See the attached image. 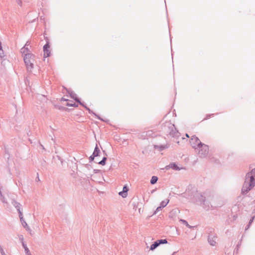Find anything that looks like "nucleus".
Returning a JSON list of instances; mask_svg holds the SVG:
<instances>
[{
  "label": "nucleus",
  "instance_id": "nucleus-1",
  "mask_svg": "<svg viewBox=\"0 0 255 255\" xmlns=\"http://www.w3.org/2000/svg\"><path fill=\"white\" fill-rule=\"evenodd\" d=\"M255 186V168L248 172L245 177V180L242 186L241 193L246 195Z\"/></svg>",
  "mask_w": 255,
  "mask_h": 255
},
{
  "label": "nucleus",
  "instance_id": "nucleus-2",
  "mask_svg": "<svg viewBox=\"0 0 255 255\" xmlns=\"http://www.w3.org/2000/svg\"><path fill=\"white\" fill-rule=\"evenodd\" d=\"M161 131L166 135H170L172 137H176L179 133L175 127L174 124L170 121L165 122L161 126Z\"/></svg>",
  "mask_w": 255,
  "mask_h": 255
},
{
  "label": "nucleus",
  "instance_id": "nucleus-3",
  "mask_svg": "<svg viewBox=\"0 0 255 255\" xmlns=\"http://www.w3.org/2000/svg\"><path fill=\"white\" fill-rule=\"evenodd\" d=\"M35 56L32 53H27L23 56L24 62L28 71H31L34 68L33 62L35 60Z\"/></svg>",
  "mask_w": 255,
  "mask_h": 255
},
{
  "label": "nucleus",
  "instance_id": "nucleus-4",
  "mask_svg": "<svg viewBox=\"0 0 255 255\" xmlns=\"http://www.w3.org/2000/svg\"><path fill=\"white\" fill-rule=\"evenodd\" d=\"M197 149H199L198 153L200 157H205L209 153L208 145L203 143H202Z\"/></svg>",
  "mask_w": 255,
  "mask_h": 255
},
{
  "label": "nucleus",
  "instance_id": "nucleus-5",
  "mask_svg": "<svg viewBox=\"0 0 255 255\" xmlns=\"http://www.w3.org/2000/svg\"><path fill=\"white\" fill-rule=\"evenodd\" d=\"M190 143L193 148L197 149L198 147H199L200 145H201L202 142L200 141L197 136H196L195 135H194L192 136L190 140Z\"/></svg>",
  "mask_w": 255,
  "mask_h": 255
},
{
  "label": "nucleus",
  "instance_id": "nucleus-6",
  "mask_svg": "<svg viewBox=\"0 0 255 255\" xmlns=\"http://www.w3.org/2000/svg\"><path fill=\"white\" fill-rule=\"evenodd\" d=\"M11 204L16 208L18 212L19 218L22 219V212L21 210V205L19 203L16 201L14 199L12 200Z\"/></svg>",
  "mask_w": 255,
  "mask_h": 255
},
{
  "label": "nucleus",
  "instance_id": "nucleus-7",
  "mask_svg": "<svg viewBox=\"0 0 255 255\" xmlns=\"http://www.w3.org/2000/svg\"><path fill=\"white\" fill-rule=\"evenodd\" d=\"M43 57L47 58L51 56V53L50 50V44L45 43L43 47Z\"/></svg>",
  "mask_w": 255,
  "mask_h": 255
},
{
  "label": "nucleus",
  "instance_id": "nucleus-8",
  "mask_svg": "<svg viewBox=\"0 0 255 255\" xmlns=\"http://www.w3.org/2000/svg\"><path fill=\"white\" fill-rule=\"evenodd\" d=\"M63 88L66 90L70 98L73 99L76 102L78 103L81 100V99L77 96V94H75L71 89H67L64 86Z\"/></svg>",
  "mask_w": 255,
  "mask_h": 255
},
{
  "label": "nucleus",
  "instance_id": "nucleus-9",
  "mask_svg": "<svg viewBox=\"0 0 255 255\" xmlns=\"http://www.w3.org/2000/svg\"><path fill=\"white\" fill-rule=\"evenodd\" d=\"M170 168L175 171H179L182 169V167H179L175 162H171L169 165H166L164 168H162V169L168 170Z\"/></svg>",
  "mask_w": 255,
  "mask_h": 255
},
{
  "label": "nucleus",
  "instance_id": "nucleus-10",
  "mask_svg": "<svg viewBox=\"0 0 255 255\" xmlns=\"http://www.w3.org/2000/svg\"><path fill=\"white\" fill-rule=\"evenodd\" d=\"M86 110L88 111L90 114L93 115L96 117L98 120L104 122L106 123H108L109 122V120L108 119H103L101 118L99 115H97L94 112H93L92 110H91L89 107H86Z\"/></svg>",
  "mask_w": 255,
  "mask_h": 255
},
{
  "label": "nucleus",
  "instance_id": "nucleus-11",
  "mask_svg": "<svg viewBox=\"0 0 255 255\" xmlns=\"http://www.w3.org/2000/svg\"><path fill=\"white\" fill-rule=\"evenodd\" d=\"M196 199L201 205H206V197L201 193H198L195 196Z\"/></svg>",
  "mask_w": 255,
  "mask_h": 255
},
{
  "label": "nucleus",
  "instance_id": "nucleus-12",
  "mask_svg": "<svg viewBox=\"0 0 255 255\" xmlns=\"http://www.w3.org/2000/svg\"><path fill=\"white\" fill-rule=\"evenodd\" d=\"M129 190L128 186L126 184L123 186L122 191L119 192V195L123 198H126L128 196V192Z\"/></svg>",
  "mask_w": 255,
  "mask_h": 255
},
{
  "label": "nucleus",
  "instance_id": "nucleus-13",
  "mask_svg": "<svg viewBox=\"0 0 255 255\" xmlns=\"http://www.w3.org/2000/svg\"><path fill=\"white\" fill-rule=\"evenodd\" d=\"M216 237L212 234H210L208 237V242L209 244L212 246H215L216 244Z\"/></svg>",
  "mask_w": 255,
  "mask_h": 255
},
{
  "label": "nucleus",
  "instance_id": "nucleus-14",
  "mask_svg": "<svg viewBox=\"0 0 255 255\" xmlns=\"http://www.w3.org/2000/svg\"><path fill=\"white\" fill-rule=\"evenodd\" d=\"M179 213V210L178 209H172L169 213V218L174 220L176 215Z\"/></svg>",
  "mask_w": 255,
  "mask_h": 255
},
{
  "label": "nucleus",
  "instance_id": "nucleus-15",
  "mask_svg": "<svg viewBox=\"0 0 255 255\" xmlns=\"http://www.w3.org/2000/svg\"><path fill=\"white\" fill-rule=\"evenodd\" d=\"M103 153L105 154V155H106L105 156H104L102 158V159L99 161V162H97V161H94L95 163H98L100 165H106V161L107 160V158L106 157V156H107V154L105 151V150H103Z\"/></svg>",
  "mask_w": 255,
  "mask_h": 255
},
{
  "label": "nucleus",
  "instance_id": "nucleus-16",
  "mask_svg": "<svg viewBox=\"0 0 255 255\" xmlns=\"http://www.w3.org/2000/svg\"><path fill=\"white\" fill-rule=\"evenodd\" d=\"M20 52L22 54V56L25 55V54H27V53H32L29 49L26 46H23L21 49H20Z\"/></svg>",
  "mask_w": 255,
  "mask_h": 255
},
{
  "label": "nucleus",
  "instance_id": "nucleus-17",
  "mask_svg": "<svg viewBox=\"0 0 255 255\" xmlns=\"http://www.w3.org/2000/svg\"><path fill=\"white\" fill-rule=\"evenodd\" d=\"M101 153L100 148L98 147V145L97 144L96 145L94 151L92 153L93 155H95L96 157L99 156L100 154Z\"/></svg>",
  "mask_w": 255,
  "mask_h": 255
},
{
  "label": "nucleus",
  "instance_id": "nucleus-18",
  "mask_svg": "<svg viewBox=\"0 0 255 255\" xmlns=\"http://www.w3.org/2000/svg\"><path fill=\"white\" fill-rule=\"evenodd\" d=\"M155 149H159V150L160 151H163L165 149L167 148L168 147V146L167 145L165 144H161V145H155L154 146Z\"/></svg>",
  "mask_w": 255,
  "mask_h": 255
},
{
  "label": "nucleus",
  "instance_id": "nucleus-19",
  "mask_svg": "<svg viewBox=\"0 0 255 255\" xmlns=\"http://www.w3.org/2000/svg\"><path fill=\"white\" fill-rule=\"evenodd\" d=\"M179 222L180 223H182L183 225H184L185 226H186L187 227H188L189 229H193L195 227V226H190V225H189L187 221L185 220L181 219L179 220Z\"/></svg>",
  "mask_w": 255,
  "mask_h": 255
},
{
  "label": "nucleus",
  "instance_id": "nucleus-20",
  "mask_svg": "<svg viewBox=\"0 0 255 255\" xmlns=\"http://www.w3.org/2000/svg\"><path fill=\"white\" fill-rule=\"evenodd\" d=\"M41 168L42 170H46L47 169V162L46 160L43 158L42 160H41Z\"/></svg>",
  "mask_w": 255,
  "mask_h": 255
},
{
  "label": "nucleus",
  "instance_id": "nucleus-21",
  "mask_svg": "<svg viewBox=\"0 0 255 255\" xmlns=\"http://www.w3.org/2000/svg\"><path fill=\"white\" fill-rule=\"evenodd\" d=\"M159 246V244L156 241L154 242L150 247V251H154L155 249H156Z\"/></svg>",
  "mask_w": 255,
  "mask_h": 255
},
{
  "label": "nucleus",
  "instance_id": "nucleus-22",
  "mask_svg": "<svg viewBox=\"0 0 255 255\" xmlns=\"http://www.w3.org/2000/svg\"><path fill=\"white\" fill-rule=\"evenodd\" d=\"M169 202V199H166L165 200L162 201L160 202L159 206L161 207H162V208L163 209V208H164L165 207H166L167 206V205L168 204Z\"/></svg>",
  "mask_w": 255,
  "mask_h": 255
},
{
  "label": "nucleus",
  "instance_id": "nucleus-23",
  "mask_svg": "<svg viewBox=\"0 0 255 255\" xmlns=\"http://www.w3.org/2000/svg\"><path fill=\"white\" fill-rule=\"evenodd\" d=\"M158 177L156 176H152L151 177V178L150 180V183L151 185H154L155 184L157 180H158Z\"/></svg>",
  "mask_w": 255,
  "mask_h": 255
},
{
  "label": "nucleus",
  "instance_id": "nucleus-24",
  "mask_svg": "<svg viewBox=\"0 0 255 255\" xmlns=\"http://www.w3.org/2000/svg\"><path fill=\"white\" fill-rule=\"evenodd\" d=\"M156 241L158 243V244H159V246L160 245L165 244H167L168 243V241H167V240L166 239H159V240H157Z\"/></svg>",
  "mask_w": 255,
  "mask_h": 255
},
{
  "label": "nucleus",
  "instance_id": "nucleus-25",
  "mask_svg": "<svg viewBox=\"0 0 255 255\" xmlns=\"http://www.w3.org/2000/svg\"><path fill=\"white\" fill-rule=\"evenodd\" d=\"M22 247L24 248V252H25V253H29L30 252V251L29 250V249L28 248L27 245L26 244H25L24 242V241H22Z\"/></svg>",
  "mask_w": 255,
  "mask_h": 255
},
{
  "label": "nucleus",
  "instance_id": "nucleus-26",
  "mask_svg": "<svg viewBox=\"0 0 255 255\" xmlns=\"http://www.w3.org/2000/svg\"><path fill=\"white\" fill-rule=\"evenodd\" d=\"M219 113H216V114H207L205 116V117L204 118V119H203V120H208L210 118H211V117H214L215 115H218Z\"/></svg>",
  "mask_w": 255,
  "mask_h": 255
},
{
  "label": "nucleus",
  "instance_id": "nucleus-27",
  "mask_svg": "<svg viewBox=\"0 0 255 255\" xmlns=\"http://www.w3.org/2000/svg\"><path fill=\"white\" fill-rule=\"evenodd\" d=\"M55 107L59 110L66 111L68 109L62 106L56 105Z\"/></svg>",
  "mask_w": 255,
  "mask_h": 255
},
{
  "label": "nucleus",
  "instance_id": "nucleus-28",
  "mask_svg": "<svg viewBox=\"0 0 255 255\" xmlns=\"http://www.w3.org/2000/svg\"><path fill=\"white\" fill-rule=\"evenodd\" d=\"M19 219H20V221L21 222L22 226L23 227H24V228H25L26 227L28 228L27 224L26 223L25 221L24 220L23 217L22 216V219H21V218H19Z\"/></svg>",
  "mask_w": 255,
  "mask_h": 255
},
{
  "label": "nucleus",
  "instance_id": "nucleus-29",
  "mask_svg": "<svg viewBox=\"0 0 255 255\" xmlns=\"http://www.w3.org/2000/svg\"><path fill=\"white\" fill-rule=\"evenodd\" d=\"M4 152H5V155H7V158L8 160L10 158V152L9 151L8 148H7L6 147H4Z\"/></svg>",
  "mask_w": 255,
  "mask_h": 255
},
{
  "label": "nucleus",
  "instance_id": "nucleus-30",
  "mask_svg": "<svg viewBox=\"0 0 255 255\" xmlns=\"http://www.w3.org/2000/svg\"><path fill=\"white\" fill-rule=\"evenodd\" d=\"M66 106H68V107H78V104H77L76 103H67L66 104Z\"/></svg>",
  "mask_w": 255,
  "mask_h": 255
},
{
  "label": "nucleus",
  "instance_id": "nucleus-31",
  "mask_svg": "<svg viewBox=\"0 0 255 255\" xmlns=\"http://www.w3.org/2000/svg\"><path fill=\"white\" fill-rule=\"evenodd\" d=\"M202 205L205 209L208 210L210 208V203L206 200V205Z\"/></svg>",
  "mask_w": 255,
  "mask_h": 255
},
{
  "label": "nucleus",
  "instance_id": "nucleus-32",
  "mask_svg": "<svg viewBox=\"0 0 255 255\" xmlns=\"http://www.w3.org/2000/svg\"><path fill=\"white\" fill-rule=\"evenodd\" d=\"M95 157H97L93 154H92L91 156H90V157H89V162H92L93 161L94 162L95 161L94 159H95Z\"/></svg>",
  "mask_w": 255,
  "mask_h": 255
},
{
  "label": "nucleus",
  "instance_id": "nucleus-33",
  "mask_svg": "<svg viewBox=\"0 0 255 255\" xmlns=\"http://www.w3.org/2000/svg\"><path fill=\"white\" fill-rule=\"evenodd\" d=\"M56 157L58 158V159L60 161V163H61V165L63 166V164H64V160L63 159H62L60 156L59 155H57L56 156Z\"/></svg>",
  "mask_w": 255,
  "mask_h": 255
},
{
  "label": "nucleus",
  "instance_id": "nucleus-34",
  "mask_svg": "<svg viewBox=\"0 0 255 255\" xmlns=\"http://www.w3.org/2000/svg\"><path fill=\"white\" fill-rule=\"evenodd\" d=\"M78 103L83 107L85 109L86 107H88L86 104L84 102H82L81 100L78 102Z\"/></svg>",
  "mask_w": 255,
  "mask_h": 255
},
{
  "label": "nucleus",
  "instance_id": "nucleus-35",
  "mask_svg": "<svg viewBox=\"0 0 255 255\" xmlns=\"http://www.w3.org/2000/svg\"><path fill=\"white\" fill-rule=\"evenodd\" d=\"M162 209V207H161L160 206H159L158 207H157L156 210L154 211L153 215H155L157 213V212H158L159 211L161 210Z\"/></svg>",
  "mask_w": 255,
  "mask_h": 255
},
{
  "label": "nucleus",
  "instance_id": "nucleus-36",
  "mask_svg": "<svg viewBox=\"0 0 255 255\" xmlns=\"http://www.w3.org/2000/svg\"><path fill=\"white\" fill-rule=\"evenodd\" d=\"M255 216H253L251 217V218L250 219L249 222V226H251L252 224L253 223V222H254V220H255Z\"/></svg>",
  "mask_w": 255,
  "mask_h": 255
},
{
  "label": "nucleus",
  "instance_id": "nucleus-37",
  "mask_svg": "<svg viewBox=\"0 0 255 255\" xmlns=\"http://www.w3.org/2000/svg\"><path fill=\"white\" fill-rule=\"evenodd\" d=\"M0 200L3 203L7 204V202L6 201V200L4 198V197L3 196L0 197Z\"/></svg>",
  "mask_w": 255,
  "mask_h": 255
},
{
  "label": "nucleus",
  "instance_id": "nucleus-38",
  "mask_svg": "<svg viewBox=\"0 0 255 255\" xmlns=\"http://www.w3.org/2000/svg\"><path fill=\"white\" fill-rule=\"evenodd\" d=\"M4 57V55L3 50H0V58L2 59Z\"/></svg>",
  "mask_w": 255,
  "mask_h": 255
},
{
  "label": "nucleus",
  "instance_id": "nucleus-39",
  "mask_svg": "<svg viewBox=\"0 0 255 255\" xmlns=\"http://www.w3.org/2000/svg\"><path fill=\"white\" fill-rule=\"evenodd\" d=\"M0 252L1 255H6L2 247H0Z\"/></svg>",
  "mask_w": 255,
  "mask_h": 255
},
{
  "label": "nucleus",
  "instance_id": "nucleus-40",
  "mask_svg": "<svg viewBox=\"0 0 255 255\" xmlns=\"http://www.w3.org/2000/svg\"><path fill=\"white\" fill-rule=\"evenodd\" d=\"M39 146L41 148V149L44 151H46V149H45V148L44 147V146H43V145H42L40 142H39Z\"/></svg>",
  "mask_w": 255,
  "mask_h": 255
},
{
  "label": "nucleus",
  "instance_id": "nucleus-41",
  "mask_svg": "<svg viewBox=\"0 0 255 255\" xmlns=\"http://www.w3.org/2000/svg\"><path fill=\"white\" fill-rule=\"evenodd\" d=\"M44 39L46 41V43H47V42L49 44H50L49 39L47 36H44Z\"/></svg>",
  "mask_w": 255,
  "mask_h": 255
},
{
  "label": "nucleus",
  "instance_id": "nucleus-42",
  "mask_svg": "<svg viewBox=\"0 0 255 255\" xmlns=\"http://www.w3.org/2000/svg\"><path fill=\"white\" fill-rule=\"evenodd\" d=\"M17 4L20 5V6H22V2L21 0H16Z\"/></svg>",
  "mask_w": 255,
  "mask_h": 255
},
{
  "label": "nucleus",
  "instance_id": "nucleus-43",
  "mask_svg": "<svg viewBox=\"0 0 255 255\" xmlns=\"http://www.w3.org/2000/svg\"><path fill=\"white\" fill-rule=\"evenodd\" d=\"M93 172L94 173H99L101 172V170L99 169H94Z\"/></svg>",
  "mask_w": 255,
  "mask_h": 255
},
{
  "label": "nucleus",
  "instance_id": "nucleus-44",
  "mask_svg": "<svg viewBox=\"0 0 255 255\" xmlns=\"http://www.w3.org/2000/svg\"><path fill=\"white\" fill-rule=\"evenodd\" d=\"M116 167V165L114 164H113L112 163L110 168H109V169L111 170L112 169H113L114 167Z\"/></svg>",
  "mask_w": 255,
  "mask_h": 255
},
{
  "label": "nucleus",
  "instance_id": "nucleus-45",
  "mask_svg": "<svg viewBox=\"0 0 255 255\" xmlns=\"http://www.w3.org/2000/svg\"><path fill=\"white\" fill-rule=\"evenodd\" d=\"M250 226H249V224H248L247 226L245 228V231H247L250 228Z\"/></svg>",
  "mask_w": 255,
  "mask_h": 255
},
{
  "label": "nucleus",
  "instance_id": "nucleus-46",
  "mask_svg": "<svg viewBox=\"0 0 255 255\" xmlns=\"http://www.w3.org/2000/svg\"><path fill=\"white\" fill-rule=\"evenodd\" d=\"M68 101V99H65V98H62L61 99V101Z\"/></svg>",
  "mask_w": 255,
  "mask_h": 255
},
{
  "label": "nucleus",
  "instance_id": "nucleus-47",
  "mask_svg": "<svg viewBox=\"0 0 255 255\" xmlns=\"http://www.w3.org/2000/svg\"><path fill=\"white\" fill-rule=\"evenodd\" d=\"M27 136H30L31 135V132L30 130H29L27 132Z\"/></svg>",
  "mask_w": 255,
  "mask_h": 255
},
{
  "label": "nucleus",
  "instance_id": "nucleus-48",
  "mask_svg": "<svg viewBox=\"0 0 255 255\" xmlns=\"http://www.w3.org/2000/svg\"><path fill=\"white\" fill-rule=\"evenodd\" d=\"M19 240L21 241V243L22 241H23V238L22 236L19 237Z\"/></svg>",
  "mask_w": 255,
  "mask_h": 255
},
{
  "label": "nucleus",
  "instance_id": "nucleus-49",
  "mask_svg": "<svg viewBox=\"0 0 255 255\" xmlns=\"http://www.w3.org/2000/svg\"><path fill=\"white\" fill-rule=\"evenodd\" d=\"M28 45H29V42L27 41L23 46L27 47V46H28Z\"/></svg>",
  "mask_w": 255,
  "mask_h": 255
},
{
  "label": "nucleus",
  "instance_id": "nucleus-50",
  "mask_svg": "<svg viewBox=\"0 0 255 255\" xmlns=\"http://www.w3.org/2000/svg\"><path fill=\"white\" fill-rule=\"evenodd\" d=\"M241 242H242V239L239 242V243L237 245V247H239L240 246Z\"/></svg>",
  "mask_w": 255,
  "mask_h": 255
},
{
  "label": "nucleus",
  "instance_id": "nucleus-51",
  "mask_svg": "<svg viewBox=\"0 0 255 255\" xmlns=\"http://www.w3.org/2000/svg\"><path fill=\"white\" fill-rule=\"evenodd\" d=\"M44 19V17L42 16L40 17V20H43Z\"/></svg>",
  "mask_w": 255,
  "mask_h": 255
},
{
  "label": "nucleus",
  "instance_id": "nucleus-52",
  "mask_svg": "<svg viewBox=\"0 0 255 255\" xmlns=\"http://www.w3.org/2000/svg\"><path fill=\"white\" fill-rule=\"evenodd\" d=\"M89 166H90V165L89 164H87L86 165V167L87 168H89Z\"/></svg>",
  "mask_w": 255,
  "mask_h": 255
},
{
  "label": "nucleus",
  "instance_id": "nucleus-53",
  "mask_svg": "<svg viewBox=\"0 0 255 255\" xmlns=\"http://www.w3.org/2000/svg\"><path fill=\"white\" fill-rule=\"evenodd\" d=\"M28 140L30 141V142L31 143H32V139H31V138H29L28 139Z\"/></svg>",
  "mask_w": 255,
  "mask_h": 255
},
{
  "label": "nucleus",
  "instance_id": "nucleus-54",
  "mask_svg": "<svg viewBox=\"0 0 255 255\" xmlns=\"http://www.w3.org/2000/svg\"><path fill=\"white\" fill-rule=\"evenodd\" d=\"M18 183H19V184H18V185L17 183H16V185H17L18 186H20V185L21 184V183L20 182H18Z\"/></svg>",
  "mask_w": 255,
  "mask_h": 255
},
{
  "label": "nucleus",
  "instance_id": "nucleus-55",
  "mask_svg": "<svg viewBox=\"0 0 255 255\" xmlns=\"http://www.w3.org/2000/svg\"><path fill=\"white\" fill-rule=\"evenodd\" d=\"M25 254L26 255H31L30 252H29V253H26Z\"/></svg>",
  "mask_w": 255,
  "mask_h": 255
},
{
  "label": "nucleus",
  "instance_id": "nucleus-56",
  "mask_svg": "<svg viewBox=\"0 0 255 255\" xmlns=\"http://www.w3.org/2000/svg\"><path fill=\"white\" fill-rule=\"evenodd\" d=\"M186 136L187 137H189V136L188 133H186Z\"/></svg>",
  "mask_w": 255,
  "mask_h": 255
},
{
  "label": "nucleus",
  "instance_id": "nucleus-57",
  "mask_svg": "<svg viewBox=\"0 0 255 255\" xmlns=\"http://www.w3.org/2000/svg\"><path fill=\"white\" fill-rule=\"evenodd\" d=\"M5 59H3L2 61V63L4 61H5Z\"/></svg>",
  "mask_w": 255,
  "mask_h": 255
},
{
  "label": "nucleus",
  "instance_id": "nucleus-58",
  "mask_svg": "<svg viewBox=\"0 0 255 255\" xmlns=\"http://www.w3.org/2000/svg\"><path fill=\"white\" fill-rule=\"evenodd\" d=\"M0 247H1L0 245Z\"/></svg>",
  "mask_w": 255,
  "mask_h": 255
}]
</instances>
